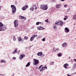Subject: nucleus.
<instances>
[{
  "label": "nucleus",
  "mask_w": 76,
  "mask_h": 76,
  "mask_svg": "<svg viewBox=\"0 0 76 76\" xmlns=\"http://www.w3.org/2000/svg\"><path fill=\"white\" fill-rule=\"evenodd\" d=\"M1 6H0V11L1 10Z\"/></svg>",
  "instance_id": "nucleus-45"
},
{
  "label": "nucleus",
  "mask_w": 76,
  "mask_h": 76,
  "mask_svg": "<svg viewBox=\"0 0 76 76\" xmlns=\"http://www.w3.org/2000/svg\"><path fill=\"white\" fill-rule=\"evenodd\" d=\"M46 69V70L47 69V66L45 65L44 67H42V69L40 70V72H42L43 70H45Z\"/></svg>",
  "instance_id": "nucleus-9"
},
{
  "label": "nucleus",
  "mask_w": 76,
  "mask_h": 76,
  "mask_svg": "<svg viewBox=\"0 0 76 76\" xmlns=\"http://www.w3.org/2000/svg\"><path fill=\"white\" fill-rule=\"evenodd\" d=\"M40 8L42 10H46L48 9V7L47 5L46 4L41 5L40 6Z\"/></svg>",
  "instance_id": "nucleus-2"
},
{
  "label": "nucleus",
  "mask_w": 76,
  "mask_h": 76,
  "mask_svg": "<svg viewBox=\"0 0 76 76\" xmlns=\"http://www.w3.org/2000/svg\"><path fill=\"white\" fill-rule=\"evenodd\" d=\"M69 66V65L68 64L66 63L64 64L63 65V66L64 67V68H65V69H68V68H67V66Z\"/></svg>",
  "instance_id": "nucleus-11"
},
{
  "label": "nucleus",
  "mask_w": 76,
  "mask_h": 76,
  "mask_svg": "<svg viewBox=\"0 0 76 76\" xmlns=\"http://www.w3.org/2000/svg\"><path fill=\"white\" fill-rule=\"evenodd\" d=\"M42 25L43 24V23H42Z\"/></svg>",
  "instance_id": "nucleus-49"
},
{
  "label": "nucleus",
  "mask_w": 76,
  "mask_h": 76,
  "mask_svg": "<svg viewBox=\"0 0 76 76\" xmlns=\"http://www.w3.org/2000/svg\"><path fill=\"white\" fill-rule=\"evenodd\" d=\"M39 23H41V22H39Z\"/></svg>",
  "instance_id": "nucleus-48"
},
{
  "label": "nucleus",
  "mask_w": 76,
  "mask_h": 76,
  "mask_svg": "<svg viewBox=\"0 0 76 76\" xmlns=\"http://www.w3.org/2000/svg\"><path fill=\"white\" fill-rule=\"evenodd\" d=\"M30 64H31V62H28L26 65V67H28V66H29Z\"/></svg>",
  "instance_id": "nucleus-20"
},
{
  "label": "nucleus",
  "mask_w": 76,
  "mask_h": 76,
  "mask_svg": "<svg viewBox=\"0 0 76 76\" xmlns=\"http://www.w3.org/2000/svg\"><path fill=\"white\" fill-rule=\"evenodd\" d=\"M1 63H6V61L2 59L1 61Z\"/></svg>",
  "instance_id": "nucleus-25"
},
{
  "label": "nucleus",
  "mask_w": 76,
  "mask_h": 76,
  "mask_svg": "<svg viewBox=\"0 0 76 76\" xmlns=\"http://www.w3.org/2000/svg\"><path fill=\"white\" fill-rule=\"evenodd\" d=\"M67 12H69L70 11V8H68L67 10Z\"/></svg>",
  "instance_id": "nucleus-24"
},
{
  "label": "nucleus",
  "mask_w": 76,
  "mask_h": 76,
  "mask_svg": "<svg viewBox=\"0 0 76 76\" xmlns=\"http://www.w3.org/2000/svg\"><path fill=\"white\" fill-rule=\"evenodd\" d=\"M23 16H19V17L20 18V19H23Z\"/></svg>",
  "instance_id": "nucleus-31"
},
{
  "label": "nucleus",
  "mask_w": 76,
  "mask_h": 76,
  "mask_svg": "<svg viewBox=\"0 0 76 76\" xmlns=\"http://www.w3.org/2000/svg\"><path fill=\"white\" fill-rule=\"evenodd\" d=\"M19 51H20V50H19Z\"/></svg>",
  "instance_id": "nucleus-52"
},
{
  "label": "nucleus",
  "mask_w": 76,
  "mask_h": 76,
  "mask_svg": "<svg viewBox=\"0 0 76 76\" xmlns=\"http://www.w3.org/2000/svg\"><path fill=\"white\" fill-rule=\"evenodd\" d=\"M69 28H68L66 27L65 28L64 31L66 33H67L69 32Z\"/></svg>",
  "instance_id": "nucleus-14"
},
{
  "label": "nucleus",
  "mask_w": 76,
  "mask_h": 76,
  "mask_svg": "<svg viewBox=\"0 0 76 76\" xmlns=\"http://www.w3.org/2000/svg\"><path fill=\"white\" fill-rule=\"evenodd\" d=\"M18 41L20 42L22 41V37H18Z\"/></svg>",
  "instance_id": "nucleus-21"
},
{
  "label": "nucleus",
  "mask_w": 76,
  "mask_h": 76,
  "mask_svg": "<svg viewBox=\"0 0 76 76\" xmlns=\"http://www.w3.org/2000/svg\"><path fill=\"white\" fill-rule=\"evenodd\" d=\"M68 18V17L67 16H66L64 18V20H67V19Z\"/></svg>",
  "instance_id": "nucleus-29"
},
{
  "label": "nucleus",
  "mask_w": 76,
  "mask_h": 76,
  "mask_svg": "<svg viewBox=\"0 0 76 76\" xmlns=\"http://www.w3.org/2000/svg\"><path fill=\"white\" fill-rule=\"evenodd\" d=\"M54 64V62L52 61L51 62L50 64V65H53Z\"/></svg>",
  "instance_id": "nucleus-30"
},
{
  "label": "nucleus",
  "mask_w": 76,
  "mask_h": 76,
  "mask_svg": "<svg viewBox=\"0 0 76 76\" xmlns=\"http://www.w3.org/2000/svg\"><path fill=\"white\" fill-rule=\"evenodd\" d=\"M7 29L6 26L3 24L1 22H0V31H5Z\"/></svg>",
  "instance_id": "nucleus-1"
},
{
  "label": "nucleus",
  "mask_w": 76,
  "mask_h": 76,
  "mask_svg": "<svg viewBox=\"0 0 76 76\" xmlns=\"http://www.w3.org/2000/svg\"><path fill=\"white\" fill-rule=\"evenodd\" d=\"M37 28L38 30H43V29H45V28H43V27L41 26L37 27Z\"/></svg>",
  "instance_id": "nucleus-13"
},
{
  "label": "nucleus",
  "mask_w": 76,
  "mask_h": 76,
  "mask_svg": "<svg viewBox=\"0 0 76 76\" xmlns=\"http://www.w3.org/2000/svg\"><path fill=\"white\" fill-rule=\"evenodd\" d=\"M67 46V44L66 42L64 43L62 45V47L63 48H65V47H66Z\"/></svg>",
  "instance_id": "nucleus-8"
},
{
  "label": "nucleus",
  "mask_w": 76,
  "mask_h": 76,
  "mask_svg": "<svg viewBox=\"0 0 76 76\" xmlns=\"http://www.w3.org/2000/svg\"><path fill=\"white\" fill-rule=\"evenodd\" d=\"M52 1L54 2L55 1H56V0H52Z\"/></svg>",
  "instance_id": "nucleus-46"
},
{
  "label": "nucleus",
  "mask_w": 76,
  "mask_h": 76,
  "mask_svg": "<svg viewBox=\"0 0 76 76\" xmlns=\"http://www.w3.org/2000/svg\"><path fill=\"white\" fill-rule=\"evenodd\" d=\"M53 51L54 52H58V51H60V50L59 49V48H56L55 49V48H54Z\"/></svg>",
  "instance_id": "nucleus-15"
},
{
  "label": "nucleus",
  "mask_w": 76,
  "mask_h": 76,
  "mask_svg": "<svg viewBox=\"0 0 76 76\" xmlns=\"http://www.w3.org/2000/svg\"><path fill=\"white\" fill-rule=\"evenodd\" d=\"M39 24V22H37L36 23V25H38Z\"/></svg>",
  "instance_id": "nucleus-36"
},
{
  "label": "nucleus",
  "mask_w": 76,
  "mask_h": 76,
  "mask_svg": "<svg viewBox=\"0 0 76 76\" xmlns=\"http://www.w3.org/2000/svg\"><path fill=\"white\" fill-rule=\"evenodd\" d=\"M35 28V27L33 26V27H32L31 28V29H33V28Z\"/></svg>",
  "instance_id": "nucleus-42"
},
{
  "label": "nucleus",
  "mask_w": 76,
  "mask_h": 76,
  "mask_svg": "<svg viewBox=\"0 0 76 76\" xmlns=\"http://www.w3.org/2000/svg\"><path fill=\"white\" fill-rule=\"evenodd\" d=\"M11 7L12 9V13L14 14L15 13L16 11V7L14 5H12L11 6Z\"/></svg>",
  "instance_id": "nucleus-3"
},
{
  "label": "nucleus",
  "mask_w": 76,
  "mask_h": 76,
  "mask_svg": "<svg viewBox=\"0 0 76 76\" xmlns=\"http://www.w3.org/2000/svg\"><path fill=\"white\" fill-rule=\"evenodd\" d=\"M67 4H66L64 5V7H67Z\"/></svg>",
  "instance_id": "nucleus-39"
},
{
  "label": "nucleus",
  "mask_w": 76,
  "mask_h": 76,
  "mask_svg": "<svg viewBox=\"0 0 76 76\" xmlns=\"http://www.w3.org/2000/svg\"><path fill=\"white\" fill-rule=\"evenodd\" d=\"M12 37H13L12 39L13 41H15L16 40V39L15 38V36H13Z\"/></svg>",
  "instance_id": "nucleus-22"
},
{
  "label": "nucleus",
  "mask_w": 76,
  "mask_h": 76,
  "mask_svg": "<svg viewBox=\"0 0 76 76\" xmlns=\"http://www.w3.org/2000/svg\"><path fill=\"white\" fill-rule=\"evenodd\" d=\"M76 72H74V73H72V75H75L76 74Z\"/></svg>",
  "instance_id": "nucleus-43"
},
{
  "label": "nucleus",
  "mask_w": 76,
  "mask_h": 76,
  "mask_svg": "<svg viewBox=\"0 0 76 76\" xmlns=\"http://www.w3.org/2000/svg\"><path fill=\"white\" fill-rule=\"evenodd\" d=\"M37 55L38 56H41L42 55V52H39L38 53Z\"/></svg>",
  "instance_id": "nucleus-18"
},
{
  "label": "nucleus",
  "mask_w": 76,
  "mask_h": 76,
  "mask_svg": "<svg viewBox=\"0 0 76 76\" xmlns=\"http://www.w3.org/2000/svg\"><path fill=\"white\" fill-rule=\"evenodd\" d=\"M65 0H61V1H64Z\"/></svg>",
  "instance_id": "nucleus-47"
},
{
  "label": "nucleus",
  "mask_w": 76,
  "mask_h": 76,
  "mask_svg": "<svg viewBox=\"0 0 76 76\" xmlns=\"http://www.w3.org/2000/svg\"><path fill=\"white\" fill-rule=\"evenodd\" d=\"M23 19H26V17L23 16Z\"/></svg>",
  "instance_id": "nucleus-40"
},
{
  "label": "nucleus",
  "mask_w": 76,
  "mask_h": 76,
  "mask_svg": "<svg viewBox=\"0 0 76 76\" xmlns=\"http://www.w3.org/2000/svg\"><path fill=\"white\" fill-rule=\"evenodd\" d=\"M24 38L25 39H26V40H27V39H28V37H27L26 36H25L24 37Z\"/></svg>",
  "instance_id": "nucleus-34"
},
{
  "label": "nucleus",
  "mask_w": 76,
  "mask_h": 76,
  "mask_svg": "<svg viewBox=\"0 0 76 76\" xmlns=\"http://www.w3.org/2000/svg\"><path fill=\"white\" fill-rule=\"evenodd\" d=\"M34 39L32 37V36L30 38V41H32L34 40Z\"/></svg>",
  "instance_id": "nucleus-28"
},
{
  "label": "nucleus",
  "mask_w": 76,
  "mask_h": 76,
  "mask_svg": "<svg viewBox=\"0 0 76 76\" xmlns=\"http://www.w3.org/2000/svg\"><path fill=\"white\" fill-rule=\"evenodd\" d=\"M1 74H0V76H1Z\"/></svg>",
  "instance_id": "nucleus-51"
},
{
  "label": "nucleus",
  "mask_w": 76,
  "mask_h": 76,
  "mask_svg": "<svg viewBox=\"0 0 76 76\" xmlns=\"http://www.w3.org/2000/svg\"><path fill=\"white\" fill-rule=\"evenodd\" d=\"M61 7V4H57L56 6V7L57 9H60Z\"/></svg>",
  "instance_id": "nucleus-10"
},
{
  "label": "nucleus",
  "mask_w": 76,
  "mask_h": 76,
  "mask_svg": "<svg viewBox=\"0 0 76 76\" xmlns=\"http://www.w3.org/2000/svg\"><path fill=\"white\" fill-rule=\"evenodd\" d=\"M59 22H60V21H58V22L56 23V22L55 23V25H57V26H59Z\"/></svg>",
  "instance_id": "nucleus-23"
},
{
  "label": "nucleus",
  "mask_w": 76,
  "mask_h": 76,
  "mask_svg": "<svg viewBox=\"0 0 76 76\" xmlns=\"http://www.w3.org/2000/svg\"><path fill=\"white\" fill-rule=\"evenodd\" d=\"M45 38H43L42 39V41H45Z\"/></svg>",
  "instance_id": "nucleus-37"
},
{
  "label": "nucleus",
  "mask_w": 76,
  "mask_h": 76,
  "mask_svg": "<svg viewBox=\"0 0 76 76\" xmlns=\"http://www.w3.org/2000/svg\"><path fill=\"white\" fill-rule=\"evenodd\" d=\"M59 25L60 26H62L63 25V22L62 21L60 20L59 21Z\"/></svg>",
  "instance_id": "nucleus-16"
},
{
  "label": "nucleus",
  "mask_w": 76,
  "mask_h": 76,
  "mask_svg": "<svg viewBox=\"0 0 76 76\" xmlns=\"http://www.w3.org/2000/svg\"><path fill=\"white\" fill-rule=\"evenodd\" d=\"M58 57H61V53H59L58 55Z\"/></svg>",
  "instance_id": "nucleus-32"
},
{
  "label": "nucleus",
  "mask_w": 76,
  "mask_h": 76,
  "mask_svg": "<svg viewBox=\"0 0 76 76\" xmlns=\"http://www.w3.org/2000/svg\"><path fill=\"white\" fill-rule=\"evenodd\" d=\"M37 34H36V35H33L32 37H33V38H35V37H37Z\"/></svg>",
  "instance_id": "nucleus-26"
},
{
  "label": "nucleus",
  "mask_w": 76,
  "mask_h": 76,
  "mask_svg": "<svg viewBox=\"0 0 76 76\" xmlns=\"http://www.w3.org/2000/svg\"><path fill=\"white\" fill-rule=\"evenodd\" d=\"M12 59L13 60H16V57H13Z\"/></svg>",
  "instance_id": "nucleus-38"
},
{
  "label": "nucleus",
  "mask_w": 76,
  "mask_h": 76,
  "mask_svg": "<svg viewBox=\"0 0 76 76\" xmlns=\"http://www.w3.org/2000/svg\"><path fill=\"white\" fill-rule=\"evenodd\" d=\"M42 67H43L42 65H40V66H39V69H40L42 68Z\"/></svg>",
  "instance_id": "nucleus-35"
},
{
  "label": "nucleus",
  "mask_w": 76,
  "mask_h": 76,
  "mask_svg": "<svg viewBox=\"0 0 76 76\" xmlns=\"http://www.w3.org/2000/svg\"><path fill=\"white\" fill-rule=\"evenodd\" d=\"M76 63H75L73 65V68L74 69H75V68H76Z\"/></svg>",
  "instance_id": "nucleus-27"
},
{
  "label": "nucleus",
  "mask_w": 76,
  "mask_h": 76,
  "mask_svg": "<svg viewBox=\"0 0 76 76\" xmlns=\"http://www.w3.org/2000/svg\"><path fill=\"white\" fill-rule=\"evenodd\" d=\"M34 65H37V64H38L39 63V60H38L34 59Z\"/></svg>",
  "instance_id": "nucleus-6"
},
{
  "label": "nucleus",
  "mask_w": 76,
  "mask_h": 76,
  "mask_svg": "<svg viewBox=\"0 0 76 76\" xmlns=\"http://www.w3.org/2000/svg\"><path fill=\"white\" fill-rule=\"evenodd\" d=\"M18 49H16L15 51L13 52L12 54H16V53H18Z\"/></svg>",
  "instance_id": "nucleus-17"
},
{
  "label": "nucleus",
  "mask_w": 76,
  "mask_h": 76,
  "mask_svg": "<svg viewBox=\"0 0 76 76\" xmlns=\"http://www.w3.org/2000/svg\"><path fill=\"white\" fill-rule=\"evenodd\" d=\"M74 60L75 62H76V59H74Z\"/></svg>",
  "instance_id": "nucleus-44"
},
{
  "label": "nucleus",
  "mask_w": 76,
  "mask_h": 76,
  "mask_svg": "<svg viewBox=\"0 0 76 76\" xmlns=\"http://www.w3.org/2000/svg\"><path fill=\"white\" fill-rule=\"evenodd\" d=\"M45 22H48V20H46Z\"/></svg>",
  "instance_id": "nucleus-41"
},
{
  "label": "nucleus",
  "mask_w": 76,
  "mask_h": 76,
  "mask_svg": "<svg viewBox=\"0 0 76 76\" xmlns=\"http://www.w3.org/2000/svg\"><path fill=\"white\" fill-rule=\"evenodd\" d=\"M34 8H35V9L36 10H37V6L35 5H33V7H31V8H30V10H32V11H33L34 10Z\"/></svg>",
  "instance_id": "nucleus-5"
},
{
  "label": "nucleus",
  "mask_w": 76,
  "mask_h": 76,
  "mask_svg": "<svg viewBox=\"0 0 76 76\" xmlns=\"http://www.w3.org/2000/svg\"><path fill=\"white\" fill-rule=\"evenodd\" d=\"M69 58H70V57H69Z\"/></svg>",
  "instance_id": "nucleus-50"
},
{
  "label": "nucleus",
  "mask_w": 76,
  "mask_h": 76,
  "mask_svg": "<svg viewBox=\"0 0 76 76\" xmlns=\"http://www.w3.org/2000/svg\"><path fill=\"white\" fill-rule=\"evenodd\" d=\"M28 6L27 5H26L24 7H22V9L23 10H26V9L28 8Z\"/></svg>",
  "instance_id": "nucleus-12"
},
{
  "label": "nucleus",
  "mask_w": 76,
  "mask_h": 76,
  "mask_svg": "<svg viewBox=\"0 0 76 76\" xmlns=\"http://www.w3.org/2000/svg\"><path fill=\"white\" fill-rule=\"evenodd\" d=\"M14 26L15 28H16L18 26V20H15L14 21Z\"/></svg>",
  "instance_id": "nucleus-4"
},
{
  "label": "nucleus",
  "mask_w": 76,
  "mask_h": 76,
  "mask_svg": "<svg viewBox=\"0 0 76 76\" xmlns=\"http://www.w3.org/2000/svg\"><path fill=\"white\" fill-rule=\"evenodd\" d=\"M53 29L54 30H56L57 29V27L56 26L53 27Z\"/></svg>",
  "instance_id": "nucleus-33"
},
{
  "label": "nucleus",
  "mask_w": 76,
  "mask_h": 76,
  "mask_svg": "<svg viewBox=\"0 0 76 76\" xmlns=\"http://www.w3.org/2000/svg\"><path fill=\"white\" fill-rule=\"evenodd\" d=\"M72 18L74 20H76V14L73 15Z\"/></svg>",
  "instance_id": "nucleus-19"
},
{
  "label": "nucleus",
  "mask_w": 76,
  "mask_h": 76,
  "mask_svg": "<svg viewBox=\"0 0 76 76\" xmlns=\"http://www.w3.org/2000/svg\"><path fill=\"white\" fill-rule=\"evenodd\" d=\"M2 76H4L3 75H2Z\"/></svg>",
  "instance_id": "nucleus-53"
},
{
  "label": "nucleus",
  "mask_w": 76,
  "mask_h": 76,
  "mask_svg": "<svg viewBox=\"0 0 76 76\" xmlns=\"http://www.w3.org/2000/svg\"><path fill=\"white\" fill-rule=\"evenodd\" d=\"M25 57V54H22L20 55L19 57L20 60H22V58H23V57Z\"/></svg>",
  "instance_id": "nucleus-7"
}]
</instances>
